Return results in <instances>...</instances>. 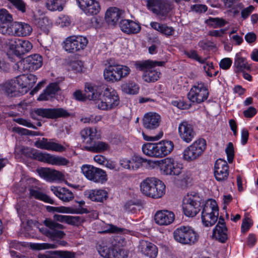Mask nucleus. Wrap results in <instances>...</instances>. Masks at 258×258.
I'll list each match as a JSON object with an SVG mask.
<instances>
[{"mask_svg":"<svg viewBox=\"0 0 258 258\" xmlns=\"http://www.w3.org/2000/svg\"><path fill=\"white\" fill-rule=\"evenodd\" d=\"M139 250L149 258H156L158 254L157 247L153 243L146 240L140 241Z\"/></svg>","mask_w":258,"mask_h":258,"instance_id":"a878e982","label":"nucleus"},{"mask_svg":"<svg viewBox=\"0 0 258 258\" xmlns=\"http://www.w3.org/2000/svg\"><path fill=\"white\" fill-rule=\"evenodd\" d=\"M32 27L28 23L15 22L10 26V35L18 37L29 36L32 32Z\"/></svg>","mask_w":258,"mask_h":258,"instance_id":"4be33fe9","label":"nucleus"},{"mask_svg":"<svg viewBox=\"0 0 258 258\" xmlns=\"http://www.w3.org/2000/svg\"><path fill=\"white\" fill-rule=\"evenodd\" d=\"M74 252L68 251H55L45 254L40 253L38 258H75Z\"/></svg>","mask_w":258,"mask_h":258,"instance_id":"f704fd0d","label":"nucleus"},{"mask_svg":"<svg viewBox=\"0 0 258 258\" xmlns=\"http://www.w3.org/2000/svg\"><path fill=\"white\" fill-rule=\"evenodd\" d=\"M121 30L127 34H135L138 33L141 29V27L138 23L132 20H122L119 23Z\"/></svg>","mask_w":258,"mask_h":258,"instance_id":"c85d7f7f","label":"nucleus"},{"mask_svg":"<svg viewBox=\"0 0 258 258\" xmlns=\"http://www.w3.org/2000/svg\"><path fill=\"white\" fill-rule=\"evenodd\" d=\"M130 69L118 64H109L104 70V79L108 82L114 83L126 77L130 73Z\"/></svg>","mask_w":258,"mask_h":258,"instance_id":"0eeeda50","label":"nucleus"},{"mask_svg":"<svg viewBox=\"0 0 258 258\" xmlns=\"http://www.w3.org/2000/svg\"><path fill=\"white\" fill-rule=\"evenodd\" d=\"M12 46H14L15 54L18 56L28 52L32 48V45L29 41L20 39H16Z\"/></svg>","mask_w":258,"mask_h":258,"instance_id":"c756f323","label":"nucleus"},{"mask_svg":"<svg viewBox=\"0 0 258 258\" xmlns=\"http://www.w3.org/2000/svg\"><path fill=\"white\" fill-rule=\"evenodd\" d=\"M206 141L199 139L185 148L183 152V158L188 162L194 161L199 158L206 148Z\"/></svg>","mask_w":258,"mask_h":258,"instance_id":"9b49d317","label":"nucleus"},{"mask_svg":"<svg viewBox=\"0 0 258 258\" xmlns=\"http://www.w3.org/2000/svg\"><path fill=\"white\" fill-rule=\"evenodd\" d=\"M219 209L215 200H209L204 205L202 212V220L205 226H212L218 220Z\"/></svg>","mask_w":258,"mask_h":258,"instance_id":"1a4fd4ad","label":"nucleus"},{"mask_svg":"<svg viewBox=\"0 0 258 258\" xmlns=\"http://www.w3.org/2000/svg\"><path fill=\"white\" fill-rule=\"evenodd\" d=\"M232 61L230 58H225L222 59L220 63L219 66L220 68L223 69V70H228L229 69L231 64H232Z\"/></svg>","mask_w":258,"mask_h":258,"instance_id":"13d9d810","label":"nucleus"},{"mask_svg":"<svg viewBox=\"0 0 258 258\" xmlns=\"http://www.w3.org/2000/svg\"><path fill=\"white\" fill-rule=\"evenodd\" d=\"M178 133L180 139L186 143H190L197 135L193 124L186 120H183L179 123Z\"/></svg>","mask_w":258,"mask_h":258,"instance_id":"a211bd4d","label":"nucleus"},{"mask_svg":"<svg viewBox=\"0 0 258 258\" xmlns=\"http://www.w3.org/2000/svg\"><path fill=\"white\" fill-rule=\"evenodd\" d=\"M90 145V146H84V148L88 151L94 153L104 152L108 150L109 148L108 144L101 141L95 142Z\"/></svg>","mask_w":258,"mask_h":258,"instance_id":"e433bc0d","label":"nucleus"},{"mask_svg":"<svg viewBox=\"0 0 258 258\" xmlns=\"http://www.w3.org/2000/svg\"><path fill=\"white\" fill-rule=\"evenodd\" d=\"M214 175L218 181H223L227 179L228 175V166L225 160L218 159L214 166Z\"/></svg>","mask_w":258,"mask_h":258,"instance_id":"393cba45","label":"nucleus"},{"mask_svg":"<svg viewBox=\"0 0 258 258\" xmlns=\"http://www.w3.org/2000/svg\"><path fill=\"white\" fill-rule=\"evenodd\" d=\"M30 196L33 197L36 199L42 201L45 203H49L51 204H54L53 200L50 197L40 192L38 190L30 189Z\"/></svg>","mask_w":258,"mask_h":258,"instance_id":"c03bdc74","label":"nucleus"},{"mask_svg":"<svg viewBox=\"0 0 258 258\" xmlns=\"http://www.w3.org/2000/svg\"><path fill=\"white\" fill-rule=\"evenodd\" d=\"M26 155L31 159L53 165H66L69 163V161L64 157L56 156L47 153H42L32 148L28 149Z\"/></svg>","mask_w":258,"mask_h":258,"instance_id":"423d86ee","label":"nucleus"},{"mask_svg":"<svg viewBox=\"0 0 258 258\" xmlns=\"http://www.w3.org/2000/svg\"><path fill=\"white\" fill-rule=\"evenodd\" d=\"M80 134L84 141L87 140L86 143L88 144L93 143V141L97 138V130L95 128H85L81 131Z\"/></svg>","mask_w":258,"mask_h":258,"instance_id":"4c0bfd02","label":"nucleus"},{"mask_svg":"<svg viewBox=\"0 0 258 258\" xmlns=\"http://www.w3.org/2000/svg\"><path fill=\"white\" fill-rule=\"evenodd\" d=\"M123 14V12L121 10L116 7H110L105 13V20L108 24L114 25L117 24Z\"/></svg>","mask_w":258,"mask_h":258,"instance_id":"7c9ffc66","label":"nucleus"},{"mask_svg":"<svg viewBox=\"0 0 258 258\" xmlns=\"http://www.w3.org/2000/svg\"><path fill=\"white\" fill-rule=\"evenodd\" d=\"M42 64V57L38 54H34L18 62L17 66L20 72L25 73L35 71L41 67Z\"/></svg>","mask_w":258,"mask_h":258,"instance_id":"2eb2a0df","label":"nucleus"},{"mask_svg":"<svg viewBox=\"0 0 258 258\" xmlns=\"http://www.w3.org/2000/svg\"><path fill=\"white\" fill-rule=\"evenodd\" d=\"M60 90L58 84L53 83L49 84L38 98L39 101L48 100L54 97L57 92Z\"/></svg>","mask_w":258,"mask_h":258,"instance_id":"72a5a7b5","label":"nucleus"},{"mask_svg":"<svg viewBox=\"0 0 258 258\" xmlns=\"http://www.w3.org/2000/svg\"><path fill=\"white\" fill-rule=\"evenodd\" d=\"M107 192L103 189H92L89 191L88 198L91 201L102 202L107 198Z\"/></svg>","mask_w":258,"mask_h":258,"instance_id":"58836bf2","label":"nucleus"},{"mask_svg":"<svg viewBox=\"0 0 258 258\" xmlns=\"http://www.w3.org/2000/svg\"><path fill=\"white\" fill-rule=\"evenodd\" d=\"M45 227L39 228V231L44 235L52 240L61 239L66 236L63 231L64 226L50 219H46L44 221Z\"/></svg>","mask_w":258,"mask_h":258,"instance_id":"6e6552de","label":"nucleus"},{"mask_svg":"<svg viewBox=\"0 0 258 258\" xmlns=\"http://www.w3.org/2000/svg\"><path fill=\"white\" fill-rule=\"evenodd\" d=\"M148 163L149 165L157 163L162 172L165 175H177L182 169V165L171 158H166L155 162L149 160Z\"/></svg>","mask_w":258,"mask_h":258,"instance_id":"ddd939ff","label":"nucleus"},{"mask_svg":"<svg viewBox=\"0 0 258 258\" xmlns=\"http://www.w3.org/2000/svg\"><path fill=\"white\" fill-rule=\"evenodd\" d=\"M174 144L171 141H162L156 143H148L143 145V152L149 157L162 158L173 150Z\"/></svg>","mask_w":258,"mask_h":258,"instance_id":"f03ea898","label":"nucleus"},{"mask_svg":"<svg viewBox=\"0 0 258 258\" xmlns=\"http://www.w3.org/2000/svg\"><path fill=\"white\" fill-rule=\"evenodd\" d=\"M81 171L87 179L94 182L103 183L107 180L105 171L92 165H83L81 167Z\"/></svg>","mask_w":258,"mask_h":258,"instance_id":"4468645a","label":"nucleus"},{"mask_svg":"<svg viewBox=\"0 0 258 258\" xmlns=\"http://www.w3.org/2000/svg\"><path fill=\"white\" fill-rule=\"evenodd\" d=\"M203 68L209 77H213V71L214 70L213 62L207 63L206 64H204Z\"/></svg>","mask_w":258,"mask_h":258,"instance_id":"e2e57ef3","label":"nucleus"},{"mask_svg":"<svg viewBox=\"0 0 258 258\" xmlns=\"http://www.w3.org/2000/svg\"><path fill=\"white\" fill-rule=\"evenodd\" d=\"M256 241L257 239L255 234L250 233L246 239V244L249 247H252L255 245Z\"/></svg>","mask_w":258,"mask_h":258,"instance_id":"680f3d73","label":"nucleus"},{"mask_svg":"<svg viewBox=\"0 0 258 258\" xmlns=\"http://www.w3.org/2000/svg\"><path fill=\"white\" fill-rule=\"evenodd\" d=\"M148 9L159 17L166 16L171 9L167 0H148Z\"/></svg>","mask_w":258,"mask_h":258,"instance_id":"f3484780","label":"nucleus"},{"mask_svg":"<svg viewBox=\"0 0 258 258\" xmlns=\"http://www.w3.org/2000/svg\"><path fill=\"white\" fill-rule=\"evenodd\" d=\"M35 146L40 149L57 152L65 151L67 147L59 144L55 139H48L43 138L41 140L36 141Z\"/></svg>","mask_w":258,"mask_h":258,"instance_id":"6ab92c4d","label":"nucleus"},{"mask_svg":"<svg viewBox=\"0 0 258 258\" xmlns=\"http://www.w3.org/2000/svg\"><path fill=\"white\" fill-rule=\"evenodd\" d=\"M98 252L105 258H126L127 252L118 246L108 247L99 246Z\"/></svg>","mask_w":258,"mask_h":258,"instance_id":"412c9836","label":"nucleus"},{"mask_svg":"<svg viewBox=\"0 0 258 258\" xmlns=\"http://www.w3.org/2000/svg\"><path fill=\"white\" fill-rule=\"evenodd\" d=\"M66 3V0H46L45 6L50 11H62Z\"/></svg>","mask_w":258,"mask_h":258,"instance_id":"ea45409f","label":"nucleus"},{"mask_svg":"<svg viewBox=\"0 0 258 258\" xmlns=\"http://www.w3.org/2000/svg\"><path fill=\"white\" fill-rule=\"evenodd\" d=\"M12 15L5 9L0 10V21L2 23H11L13 21Z\"/></svg>","mask_w":258,"mask_h":258,"instance_id":"603ef678","label":"nucleus"},{"mask_svg":"<svg viewBox=\"0 0 258 258\" xmlns=\"http://www.w3.org/2000/svg\"><path fill=\"white\" fill-rule=\"evenodd\" d=\"M184 53L188 58L195 60L202 63H206V59H202L198 55L197 52L195 50H190L189 51H184Z\"/></svg>","mask_w":258,"mask_h":258,"instance_id":"5fc2aeb1","label":"nucleus"},{"mask_svg":"<svg viewBox=\"0 0 258 258\" xmlns=\"http://www.w3.org/2000/svg\"><path fill=\"white\" fill-rule=\"evenodd\" d=\"M256 39V34L254 32H249L245 35V39L249 44L254 43Z\"/></svg>","mask_w":258,"mask_h":258,"instance_id":"69168bd1","label":"nucleus"},{"mask_svg":"<svg viewBox=\"0 0 258 258\" xmlns=\"http://www.w3.org/2000/svg\"><path fill=\"white\" fill-rule=\"evenodd\" d=\"M102 231H99V233H121L125 229L118 227L113 224H108L102 227Z\"/></svg>","mask_w":258,"mask_h":258,"instance_id":"49530a36","label":"nucleus"},{"mask_svg":"<svg viewBox=\"0 0 258 258\" xmlns=\"http://www.w3.org/2000/svg\"><path fill=\"white\" fill-rule=\"evenodd\" d=\"M233 69L238 77L242 73V53L239 52L236 53L234 61Z\"/></svg>","mask_w":258,"mask_h":258,"instance_id":"de8ad7c7","label":"nucleus"},{"mask_svg":"<svg viewBox=\"0 0 258 258\" xmlns=\"http://www.w3.org/2000/svg\"><path fill=\"white\" fill-rule=\"evenodd\" d=\"M142 121L145 128L153 130L159 127L161 122V117L157 113L149 112L144 115Z\"/></svg>","mask_w":258,"mask_h":258,"instance_id":"b1692460","label":"nucleus"},{"mask_svg":"<svg viewBox=\"0 0 258 258\" xmlns=\"http://www.w3.org/2000/svg\"><path fill=\"white\" fill-rule=\"evenodd\" d=\"M234 31H232L230 35L233 42L235 44L239 45L242 42V38L238 35H232L234 34Z\"/></svg>","mask_w":258,"mask_h":258,"instance_id":"774afa93","label":"nucleus"},{"mask_svg":"<svg viewBox=\"0 0 258 258\" xmlns=\"http://www.w3.org/2000/svg\"><path fill=\"white\" fill-rule=\"evenodd\" d=\"M56 244H49L46 243H34L32 245L33 248L37 250L45 249L49 248H55L57 247V244L61 246H66L67 242L64 240H56Z\"/></svg>","mask_w":258,"mask_h":258,"instance_id":"37998d69","label":"nucleus"},{"mask_svg":"<svg viewBox=\"0 0 258 258\" xmlns=\"http://www.w3.org/2000/svg\"><path fill=\"white\" fill-rule=\"evenodd\" d=\"M15 82L16 83V85L18 87V88L19 89V87L21 88L22 89L23 88H29V83L27 81V78H26V75H22L21 76H19L17 78H16V80H14Z\"/></svg>","mask_w":258,"mask_h":258,"instance_id":"3c124183","label":"nucleus"},{"mask_svg":"<svg viewBox=\"0 0 258 258\" xmlns=\"http://www.w3.org/2000/svg\"><path fill=\"white\" fill-rule=\"evenodd\" d=\"M202 199L197 193L187 195L183 200V210L187 217L195 216L201 210Z\"/></svg>","mask_w":258,"mask_h":258,"instance_id":"9d476101","label":"nucleus"},{"mask_svg":"<svg viewBox=\"0 0 258 258\" xmlns=\"http://www.w3.org/2000/svg\"><path fill=\"white\" fill-rule=\"evenodd\" d=\"M51 190L56 197L63 202H69L74 198L73 193L64 187L52 186H51Z\"/></svg>","mask_w":258,"mask_h":258,"instance_id":"473e14b6","label":"nucleus"},{"mask_svg":"<svg viewBox=\"0 0 258 258\" xmlns=\"http://www.w3.org/2000/svg\"><path fill=\"white\" fill-rule=\"evenodd\" d=\"M83 65V63L81 60H73L70 62L68 69L76 72H80L82 71Z\"/></svg>","mask_w":258,"mask_h":258,"instance_id":"864d4df0","label":"nucleus"},{"mask_svg":"<svg viewBox=\"0 0 258 258\" xmlns=\"http://www.w3.org/2000/svg\"><path fill=\"white\" fill-rule=\"evenodd\" d=\"M228 230L224 219L220 217L219 221L213 229V236L219 241L225 242L228 238Z\"/></svg>","mask_w":258,"mask_h":258,"instance_id":"cd10ccee","label":"nucleus"},{"mask_svg":"<svg viewBox=\"0 0 258 258\" xmlns=\"http://www.w3.org/2000/svg\"><path fill=\"white\" fill-rule=\"evenodd\" d=\"M57 23L61 27L70 25L71 21L68 16L61 15L59 17Z\"/></svg>","mask_w":258,"mask_h":258,"instance_id":"052dcab7","label":"nucleus"},{"mask_svg":"<svg viewBox=\"0 0 258 258\" xmlns=\"http://www.w3.org/2000/svg\"><path fill=\"white\" fill-rule=\"evenodd\" d=\"M174 214L168 210L158 211L155 215V222L159 225H169L174 221Z\"/></svg>","mask_w":258,"mask_h":258,"instance_id":"bb28decb","label":"nucleus"},{"mask_svg":"<svg viewBox=\"0 0 258 258\" xmlns=\"http://www.w3.org/2000/svg\"><path fill=\"white\" fill-rule=\"evenodd\" d=\"M35 112L41 117L51 119L67 117L70 115V112L62 108H38Z\"/></svg>","mask_w":258,"mask_h":258,"instance_id":"aec40b11","label":"nucleus"},{"mask_svg":"<svg viewBox=\"0 0 258 258\" xmlns=\"http://www.w3.org/2000/svg\"><path fill=\"white\" fill-rule=\"evenodd\" d=\"M81 10L88 15H97L100 10L99 3L96 0H76Z\"/></svg>","mask_w":258,"mask_h":258,"instance_id":"5701e85b","label":"nucleus"},{"mask_svg":"<svg viewBox=\"0 0 258 258\" xmlns=\"http://www.w3.org/2000/svg\"><path fill=\"white\" fill-rule=\"evenodd\" d=\"M144 161L143 158H136L135 161L134 159L132 160H123L121 161V165L126 169L136 170L140 167L141 163Z\"/></svg>","mask_w":258,"mask_h":258,"instance_id":"79ce46f5","label":"nucleus"},{"mask_svg":"<svg viewBox=\"0 0 258 258\" xmlns=\"http://www.w3.org/2000/svg\"><path fill=\"white\" fill-rule=\"evenodd\" d=\"M85 92L88 99L95 101L96 105L100 109H112L119 104L117 93L112 88L87 83L85 85Z\"/></svg>","mask_w":258,"mask_h":258,"instance_id":"f257e3e1","label":"nucleus"},{"mask_svg":"<svg viewBox=\"0 0 258 258\" xmlns=\"http://www.w3.org/2000/svg\"><path fill=\"white\" fill-rule=\"evenodd\" d=\"M225 151L227 154L229 162H232L234 157V149L232 143H229L227 148H226Z\"/></svg>","mask_w":258,"mask_h":258,"instance_id":"bf43d9fd","label":"nucleus"},{"mask_svg":"<svg viewBox=\"0 0 258 258\" xmlns=\"http://www.w3.org/2000/svg\"><path fill=\"white\" fill-rule=\"evenodd\" d=\"M164 63L163 61L146 60L137 62L136 67L137 69L144 71L142 78L145 82L153 83L159 79L161 75L160 71L156 67L162 66Z\"/></svg>","mask_w":258,"mask_h":258,"instance_id":"7ed1b4c3","label":"nucleus"},{"mask_svg":"<svg viewBox=\"0 0 258 258\" xmlns=\"http://www.w3.org/2000/svg\"><path fill=\"white\" fill-rule=\"evenodd\" d=\"M257 111L255 108L250 106L243 111V114L245 117L252 118L256 114Z\"/></svg>","mask_w":258,"mask_h":258,"instance_id":"4d7b16f0","label":"nucleus"},{"mask_svg":"<svg viewBox=\"0 0 258 258\" xmlns=\"http://www.w3.org/2000/svg\"><path fill=\"white\" fill-rule=\"evenodd\" d=\"M174 240L182 244L192 245L199 239L198 234L188 226H181L176 228L173 233Z\"/></svg>","mask_w":258,"mask_h":258,"instance_id":"39448f33","label":"nucleus"},{"mask_svg":"<svg viewBox=\"0 0 258 258\" xmlns=\"http://www.w3.org/2000/svg\"><path fill=\"white\" fill-rule=\"evenodd\" d=\"M85 221L82 217L68 216L67 223L69 224L78 226Z\"/></svg>","mask_w":258,"mask_h":258,"instance_id":"6e6d98bb","label":"nucleus"},{"mask_svg":"<svg viewBox=\"0 0 258 258\" xmlns=\"http://www.w3.org/2000/svg\"><path fill=\"white\" fill-rule=\"evenodd\" d=\"M209 93L207 86L202 82H197L187 94L189 100L193 103L200 104L206 100Z\"/></svg>","mask_w":258,"mask_h":258,"instance_id":"f8f14e48","label":"nucleus"},{"mask_svg":"<svg viewBox=\"0 0 258 258\" xmlns=\"http://www.w3.org/2000/svg\"><path fill=\"white\" fill-rule=\"evenodd\" d=\"M126 212L135 213L136 211V205L132 202L126 203L124 206Z\"/></svg>","mask_w":258,"mask_h":258,"instance_id":"0e129e2a","label":"nucleus"},{"mask_svg":"<svg viewBox=\"0 0 258 258\" xmlns=\"http://www.w3.org/2000/svg\"><path fill=\"white\" fill-rule=\"evenodd\" d=\"M3 90L10 97L16 96L20 93L16 83L13 80L6 82L3 86Z\"/></svg>","mask_w":258,"mask_h":258,"instance_id":"a19ab883","label":"nucleus"},{"mask_svg":"<svg viewBox=\"0 0 258 258\" xmlns=\"http://www.w3.org/2000/svg\"><path fill=\"white\" fill-rule=\"evenodd\" d=\"M39 176L47 181H53L61 178L62 174L49 168H41L37 170Z\"/></svg>","mask_w":258,"mask_h":258,"instance_id":"2f4dec72","label":"nucleus"},{"mask_svg":"<svg viewBox=\"0 0 258 258\" xmlns=\"http://www.w3.org/2000/svg\"><path fill=\"white\" fill-rule=\"evenodd\" d=\"M253 221L248 213L244 214L243 219V233L247 232L253 226Z\"/></svg>","mask_w":258,"mask_h":258,"instance_id":"8fccbe9b","label":"nucleus"},{"mask_svg":"<svg viewBox=\"0 0 258 258\" xmlns=\"http://www.w3.org/2000/svg\"><path fill=\"white\" fill-rule=\"evenodd\" d=\"M206 23L214 27H221L225 26L227 22L222 18H210L206 21Z\"/></svg>","mask_w":258,"mask_h":258,"instance_id":"09e8293b","label":"nucleus"},{"mask_svg":"<svg viewBox=\"0 0 258 258\" xmlns=\"http://www.w3.org/2000/svg\"><path fill=\"white\" fill-rule=\"evenodd\" d=\"M150 26L153 29L165 35L166 37L172 36L174 33V29L172 27L168 26L166 24L152 22L150 23Z\"/></svg>","mask_w":258,"mask_h":258,"instance_id":"c9c22d12","label":"nucleus"},{"mask_svg":"<svg viewBox=\"0 0 258 258\" xmlns=\"http://www.w3.org/2000/svg\"><path fill=\"white\" fill-rule=\"evenodd\" d=\"M141 192L146 196L154 199L161 198L165 193L163 182L155 177H148L140 183Z\"/></svg>","mask_w":258,"mask_h":258,"instance_id":"20e7f679","label":"nucleus"},{"mask_svg":"<svg viewBox=\"0 0 258 258\" xmlns=\"http://www.w3.org/2000/svg\"><path fill=\"white\" fill-rule=\"evenodd\" d=\"M192 9L197 12H205L207 11V7L204 5H195L192 6Z\"/></svg>","mask_w":258,"mask_h":258,"instance_id":"338daca9","label":"nucleus"},{"mask_svg":"<svg viewBox=\"0 0 258 258\" xmlns=\"http://www.w3.org/2000/svg\"><path fill=\"white\" fill-rule=\"evenodd\" d=\"M88 44L87 39L82 36H71L63 42V48L70 53H75L83 50Z\"/></svg>","mask_w":258,"mask_h":258,"instance_id":"dca6fc26","label":"nucleus"},{"mask_svg":"<svg viewBox=\"0 0 258 258\" xmlns=\"http://www.w3.org/2000/svg\"><path fill=\"white\" fill-rule=\"evenodd\" d=\"M121 88L122 91L124 93L133 95L137 94L139 90L138 85L133 82H130L122 84Z\"/></svg>","mask_w":258,"mask_h":258,"instance_id":"a18cd8bd","label":"nucleus"}]
</instances>
